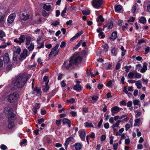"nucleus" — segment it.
I'll return each instance as SVG.
<instances>
[{"label":"nucleus","mask_w":150,"mask_h":150,"mask_svg":"<svg viewBox=\"0 0 150 150\" xmlns=\"http://www.w3.org/2000/svg\"><path fill=\"white\" fill-rule=\"evenodd\" d=\"M31 76L30 75H24L22 76L17 77L14 82V88H16L23 87Z\"/></svg>","instance_id":"f257e3e1"},{"label":"nucleus","mask_w":150,"mask_h":150,"mask_svg":"<svg viewBox=\"0 0 150 150\" xmlns=\"http://www.w3.org/2000/svg\"><path fill=\"white\" fill-rule=\"evenodd\" d=\"M16 118L15 115L14 113H11L8 116V127L9 129H11L15 126L14 122Z\"/></svg>","instance_id":"f03ea898"},{"label":"nucleus","mask_w":150,"mask_h":150,"mask_svg":"<svg viewBox=\"0 0 150 150\" xmlns=\"http://www.w3.org/2000/svg\"><path fill=\"white\" fill-rule=\"evenodd\" d=\"M18 94L16 92L10 94L7 97V99L11 103L14 102L18 98Z\"/></svg>","instance_id":"7ed1b4c3"},{"label":"nucleus","mask_w":150,"mask_h":150,"mask_svg":"<svg viewBox=\"0 0 150 150\" xmlns=\"http://www.w3.org/2000/svg\"><path fill=\"white\" fill-rule=\"evenodd\" d=\"M74 65V62L71 57L69 60L65 61L63 65V67L66 69H69Z\"/></svg>","instance_id":"20e7f679"},{"label":"nucleus","mask_w":150,"mask_h":150,"mask_svg":"<svg viewBox=\"0 0 150 150\" xmlns=\"http://www.w3.org/2000/svg\"><path fill=\"white\" fill-rule=\"evenodd\" d=\"M91 5L92 6L96 9L99 8L103 3L102 0H92L91 1Z\"/></svg>","instance_id":"39448f33"},{"label":"nucleus","mask_w":150,"mask_h":150,"mask_svg":"<svg viewBox=\"0 0 150 150\" xmlns=\"http://www.w3.org/2000/svg\"><path fill=\"white\" fill-rule=\"evenodd\" d=\"M59 46V45H57L55 47L52 49L51 52L49 55V57H50L51 55L55 56L58 54L59 52L58 50Z\"/></svg>","instance_id":"423d86ee"},{"label":"nucleus","mask_w":150,"mask_h":150,"mask_svg":"<svg viewBox=\"0 0 150 150\" xmlns=\"http://www.w3.org/2000/svg\"><path fill=\"white\" fill-rule=\"evenodd\" d=\"M71 57L74 62V64L76 63H79L81 61L82 58L78 54H75Z\"/></svg>","instance_id":"0eeeda50"},{"label":"nucleus","mask_w":150,"mask_h":150,"mask_svg":"<svg viewBox=\"0 0 150 150\" xmlns=\"http://www.w3.org/2000/svg\"><path fill=\"white\" fill-rule=\"evenodd\" d=\"M28 50L26 49H25L23 50V52L21 53L20 56V60H23L28 56Z\"/></svg>","instance_id":"6e6552de"},{"label":"nucleus","mask_w":150,"mask_h":150,"mask_svg":"<svg viewBox=\"0 0 150 150\" xmlns=\"http://www.w3.org/2000/svg\"><path fill=\"white\" fill-rule=\"evenodd\" d=\"M122 110V108L117 106L112 107L111 109V111L112 113V115H114L115 113H117L120 112Z\"/></svg>","instance_id":"1a4fd4ad"},{"label":"nucleus","mask_w":150,"mask_h":150,"mask_svg":"<svg viewBox=\"0 0 150 150\" xmlns=\"http://www.w3.org/2000/svg\"><path fill=\"white\" fill-rule=\"evenodd\" d=\"M16 14L15 13L11 14L8 17L7 21L9 23H11L14 21L16 16Z\"/></svg>","instance_id":"9d476101"},{"label":"nucleus","mask_w":150,"mask_h":150,"mask_svg":"<svg viewBox=\"0 0 150 150\" xmlns=\"http://www.w3.org/2000/svg\"><path fill=\"white\" fill-rule=\"evenodd\" d=\"M13 113L11 111V108L9 107H7L5 108L4 110V113L6 115H9L10 114Z\"/></svg>","instance_id":"9b49d317"},{"label":"nucleus","mask_w":150,"mask_h":150,"mask_svg":"<svg viewBox=\"0 0 150 150\" xmlns=\"http://www.w3.org/2000/svg\"><path fill=\"white\" fill-rule=\"evenodd\" d=\"M80 132V136L82 140L85 141V139L86 132L84 131H81Z\"/></svg>","instance_id":"f8f14e48"},{"label":"nucleus","mask_w":150,"mask_h":150,"mask_svg":"<svg viewBox=\"0 0 150 150\" xmlns=\"http://www.w3.org/2000/svg\"><path fill=\"white\" fill-rule=\"evenodd\" d=\"M3 60L4 62L6 63H8L9 62V57L8 54H6L4 55L3 57Z\"/></svg>","instance_id":"ddd939ff"},{"label":"nucleus","mask_w":150,"mask_h":150,"mask_svg":"<svg viewBox=\"0 0 150 150\" xmlns=\"http://www.w3.org/2000/svg\"><path fill=\"white\" fill-rule=\"evenodd\" d=\"M21 19L24 21H26L29 18V15L26 14L22 13L21 16Z\"/></svg>","instance_id":"4468645a"},{"label":"nucleus","mask_w":150,"mask_h":150,"mask_svg":"<svg viewBox=\"0 0 150 150\" xmlns=\"http://www.w3.org/2000/svg\"><path fill=\"white\" fill-rule=\"evenodd\" d=\"M142 120L143 118L142 117L135 119L134 120V126H139V123L141 122V120Z\"/></svg>","instance_id":"2eb2a0df"},{"label":"nucleus","mask_w":150,"mask_h":150,"mask_svg":"<svg viewBox=\"0 0 150 150\" xmlns=\"http://www.w3.org/2000/svg\"><path fill=\"white\" fill-rule=\"evenodd\" d=\"M73 139V138L72 137H70L67 139L64 143V146L66 149L67 148L68 145L69 144V143Z\"/></svg>","instance_id":"dca6fc26"},{"label":"nucleus","mask_w":150,"mask_h":150,"mask_svg":"<svg viewBox=\"0 0 150 150\" xmlns=\"http://www.w3.org/2000/svg\"><path fill=\"white\" fill-rule=\"evenodd\" d=\"M111 52L112 56L116 57L118 52V49L115 47H114L111 50Z\"/></svg>","instance_id":"f3484780"},{"label":"nucleus","mask_w":150,"mask_h":150,"mask_svg":"<svg viewBox=\"0 0 150 150\" xmlns=\"http://www.w3.org/2000/svg\"><path fill=\"white\" fill-rule=\"evenodd\" d=\"M74 146L76 150H79L82 148V144L79 143H76L74 144Z\"/></svg>","instance_id":"a211bd4d"},{"label":"nucleus","mask_w":150,"mask_h":150,"mask_svg":"<svg viewBox=\"0 0 150 150\" xmlns=\"http://www.w3.org/2000/svg\"><path fill=\"white\" fill-rule=\"evenodd\" d=\"M147 64L146 63L144 62L143 63L142 68L141 69L140 72L142 73H144L147 70Z\"/></svg>","instance_id":"6ab92c4d"},{"label":"nucleus","mask_w":150,"mask_h":150,"mask_svg":"<svg viewBox=\"0 0 150 150\" xmlns=\"http://www.w3.org/2000/svg\"><path fill=\"white\" fill-rule=\"evenodd\" d=\"M48 81L46 82L45 83V86H43V91L45 92H46L49 90V86L48 85Z\"/></svg>","instance_id":"aec40b11"},{"label":"nucleus","mask_w":150,"mask_h":150,"mask_svg":"<svg viewBox=\"0 0 150 150\" xmlns=\"http://www.w3.org/2000/svg\"><path fill=\"white\" fill-rule=\"evenodd\" d=\"M43 8L47 11H49L52 8L51 6L49 5H47L45 4H43Z\"/></svg>","instance_id":"412c9836"},{"label":"nucleus","mask_w":150,"mask_h":150,"mask_svg":"<svg viewBox=\"0 0 150 150\" xmlns=\"http://www.w3.org/2000/svg\"><path fill=\"white\" fill-rule=\"evenodd\" d=\"M62 122L64 125L65 124L67 123L68 124L69 127H70L71 122L69 120V119H67L66 118H64L63 119Z\"/></svg>","instance_id":"4be33fe9"},{"label":"nucleus","mask_w":150,"mask_h":150,"mask_svg":"<svg viewBox=\"0 0 150 150\" xmlns=\"http://www.w3.org/2000/svg\"><path fill=\"white\" fill-rule=\"evenodd\" d=\"M74 89L76 91L79 92L81 90V85L79 84H76L74 86Z\"/></svg>","instance_id":"5701e85b"},{"label":"nucleus","mask_w":150,"mask_h":150,"mask_svg":"<svg viewBox=\"0 0 150 150\" xmlns=\"http://www.w3.org/2000/svg\"><path fill=\"white\" fill-rule=\"evenodd\" d=\"M26 47L29 51H32L34 48V45L33 43H31L29 45H27Z\"/></svg>","instance_id":"b1692460"},{"label":"nucleus","mask_w":150,"mask_h":150,"mask_svg":"<svg viewBox=\"0 0 150 150\" xmlns=\"http://www.w3.org/2000/svg\"><path fill=\"white\" fill-rule=\"evenodd\" d=\"M84 126L86 127H94V126L91 122H86L84 123Z\"/></svg>","instance_id":"393cba45"},{"label":"nucleus","mask_w":150,"mask_h":150,"mask_svg":"<svg viewBox=\"0 0 150 150\" xmlns=\"http://www.w3.org/2000/svg\"><path fill=\"white\" fill-rule=\"evenodd\" d=\"M21 51V49L19 47H15V50L13 52V54H19Z\"/></svg>","instance_id":"a878e982"},{"label":"nucleus","mask_w":150,"mask_h":150,"mask_svg":"<svg viewBox=\"0 0 150 150\" xmlns=\"http://www.w3.org/2000/svg\"><path fill=\"white\" fill-rule=\"evenodd\" d=\"M117 32L116 31L113 32L112 34L111 37L110 38V39L113 40H115L117 38Z\"/></svg>","instance_id":"bb28decb"},{"label":"nucleus","mask_w":150,"mask_h":150,"mask_svg":"<svg viewBox=\"0 0 150 150\" xmlns=\"http://www.w3.org/2000/svg\"><path fill=\"white\" fill-rule=\"evenodd\" d=\"M34 91L35 92V93H36V95L38 96H40L41 93V91L40 89L37 88H35L34 89Z\"/></svg>","instance_id":"cd10ccee"},{"label":"nucleus","mask_w":150,"mask_h":150,"mask_svg":"<svg viewBox=\"0 0 150 150\" xmlns=\"http://www.w3.org/2000/svg\"><path fill=\"white\" fill-rule=\"evenodd\" d=\"M31 40V38L29 36L27 37L26 38L25 45L26 46L29 45L30 43Z\"/></svg>","instance_id":"c85d7f7f"},{"label":"nucleus","mask_w":150,"mask_h":150,"mask_svg":"<svg viewBox=\"0 0 150 150\" xmlns=\"http://www.w3.org/2000/svg\"><path fill=\"white\" fill-rule=\"evenodd\" d=\"M135 85L139 89L142 86V85L140 81H136Z\"/></svg>","instance_id":"c756f323"},{"label":"nucleus","mask_w":150,"mask_h":150,"mask_svg":"<svg viewBox=\"0 0 150 150\" xmlns=\"http://www.w3.org/2000/svg\"><path fill=\"white\" fill-rule=\"evenodd\" d=\"M139 21L140 23L143 24H144L146 23V19L144 17H142L140 18Z\"/></svg>","instance_id":"7c9ffc66"},{"label":"nucleus","mask_w":150,"mask_h":150,"mask_svg":"<svg viewBox=\"0 0 150 150\" xmlns=\"http://www.w3.org/2000/svg\"><path fill=\"white\" fill-rule=\"evenodd\" d=\"M134 78H136L138 79H139L141 76V74L139 73H138L137 71H134Z\"/></svg>","instance_id":"2f4dec72"},{"label":"nucleus","mask_w":150,"mask_h":150,"mask_svg":"<svg viewBox=\"0 0 150 150\" xmlns=\"http://www.w3.org/2000/svg\"><path fill=\"white\" fill-rule=\"evenodd\" d=\"M5 15L2 13H0V23H3L4 22Z\"/></svg>","instance_id":"473e14b6"},{"label":"nucleus","mask_w":150,"mask_h":150,"mask_svg":"<svg viewBox=\"0 0 150 150\" xmlns=\"http://www.w3.org/2000/svg\"><path fill=\"white\" fill-rule=\"evenodd\" d=\"M122 9V7L120 5H118L115 6V11L118 12L121 10Z\"/></svg>","instance_id":"72a5a7b5"},{"label":"nucleus","mask_w":150,"mask_h":150,"mask_svg":"<svg viewBox=\"0 0 150 150\" xmlns=\"http://www.w3.org/2000/svg\"><path fill=\"white\" fill-rule=\"evenodd\" d=\"M83 14L85 15H88L89 14L90 11L89 10H86L82 11Z\"/></svg>","instance_id":"f704fd0d"},{"label":"nucleus","mask_w":150,"mask_h":150,"mask_svg":"<svg viewBox=\"0 0 150 150\" xmlns=\"http://www.w3.org/2000/svg\"><path fill=\"white\" fill-rule=\"evenodd\" d=\"M147 12L150 13V1H149L146 4Z\"/></svg>","instance_id":"c9c22d12"},{"label":"nucleus","mask_w":150,"mask_h":150,"mask_svg":"<svg viewBox=\"0 0 150 150\" xmlns=\"http://www.w3.org/2000/svg\"><path fill=\"white\" fill-rule=\"evenodd\" d=\"M10 44L11 43L10 42H8L7 43H5V44L0 46V48H4L5 47H6L7 46L10 45Z\"/></svg>","instance_id":"e433bc0d"},{"label":"nucleus","mask_w":150,"mask_h":150,"mask_svg":"<svg viewBox=\"0 0 150 150\" xmlns=\"http://www.w3.org/2000/svg\"><path fill=\"white\" fill-rule=\"evenodd\" d=\"M25 39V36L23 35H21L19 38V39L21 43L24 42Z\"/></svg>","instance_id":"4c0bfd02"},{"label":"nucleus","mask_w":150,"mask_h":150,"mask_svg":"<svg viewBox=\"0 0 150 150\" xmlns=\"http://www.w3.org/2000/svg\"><path fill=\"white\" fill-rule=\"evenodd\" d=\"M97 22H103L104 21V19L103 17L102 16L100 15L99 16L98 18H97Z\"/></svg>","instance_id":"58836bf2"},{"label":"nucleus","mask_w":150,"mask_h":150,"mask_svg":"<svg viewBox=\"0 0 150 150\" xmlns=\"http://www.w3.org/2000/svg\"><path fill=\"white\" fill-rule=\"evenodd\" d=\"M103 48V50L105 52H107L108 49V47L107 45H105L102 46Z\"/></svg>","instance_id":"ea45409f"},{"label":"nucleus","mask_w":150,"mask_h":150,"mask_svg":"<svg viewBox=\"0 0 150 150\" xmlns=\"http://www.w3.org/2000/svg\"><path fill=\"white\" fill-rule=\"evenodd\" d=\"M124 68L126 69L125 71L127 73L129 71L130 69L131 68V66H125L124 67Z\"/></svg>","instance_id":"a19ab883"},{"label":"nucleus","mask_w":150,"mask_h":150,"mask_svg":"<svg viewBox=\"0 0 150 150\" xmlns=\"http://www.w3.org/2000/svg\"><path fill=\"white\" fill-rule=\"evenodd\" d=\"M137 4H134L131 10V12L133 13H135L137 9Z\"/></svg>","instance_id":"79ce46f5"},{"label":"nucleus","mask_w":150,"mask_h":150,"mask_svg":"<svg viewBox=\"0 0 150 150\" xmlns=\"http://www.w3.org/2000/svg\"><path fill=\"white\" fill-rule=\"evenodd\" d=\"M113 24L112 22L111 21H110V23L108 25V28L109 29H111L112 28Z\"/></svg>","instance_id":"37998d69"},{"label":"nucleus","mask_w":150,"mask_h":150,"mask_svg":"<svg viewBox=\"0 0 150 150\" xmlns=\"http://www.w3.org/2000/svg\"><path fill=\"white\" fill-rule=\"evenodd\" d=\"M5 36V33L2 30H0V38H2Z\"/></svg>","instance_id":"c03bdc74"},{"label":"nucleus","mask_w":150,"mask_h":150,"mask_svg":"<svg viewBox=\"0 0 150 150\" xmlns=\"http://www.w3.org/2000/svg\"><path fill=\"white\" fill-rule=\"evenodd\" d=\"M82 42V40H80L79 43L77 44L75 46V47L74 48V50L77 49L81 45V43Z\"/></svg>","instance_id":"a18cd8bd"},{"label":"nucleus","mask_w":150,"mask_h":150,"mask_svg":"<svg viewBox=\"0 0 150 150\" xmlns=\"http://www.w3.org/2000/svg\"><path fill=\"white\" fill-rule=\"evenodd\" d=\"M67 10V8L66 7H65L64 9L62 11L61 13V16L62 17H63L65 13H66V11Z\"/></svg>","instance_id":"49530a36"},{"label":"nucleus","mask_w":150,"mask_h":150,"mask_svg":"<svg viewBox=\"0 0 150 150\" xmlns=\"http://www.w3.org/2000/svg\"><path fill=\"white\" fill-rule=\"evenodd\" d=\"M134 71L133 72H130L128 74V76L129 78H134Z\"/></svg>","instance_id":"de8ad7c7"},{"label":"nucleus","mask_w":150,"mask_h":150,"mask_svg":"<svg viewBox=\"0 0 150 150\" xmlns=\"http://www.w3.org/2000/svg\"><path fill=\"white\" fill-rule=\"evenodd\" d=\"M59 24V22L57 21H54L52 22L51 25L54 26H56Z\"/></svg>","instance_id":"09e8293b"},{"label":"nucleus","mask_w":150,"mask_h":150,"mask_svg":"<svg viewBox=\"0 0 150 150\" xmlns=\"http://www.w3.org/2000/svg\"><path fill=\"white\" fill-rule=\"evenodd\" d=\"M140 101L138 100H134L133 101V104L134 105H138Z\"/></svg>","instance_id":"8fccbe9b"},{"label":"nucleus","mask_w":150,"mask_h":150,"mask_svg":"<svg viewBox=\"0 0 150 150\" xmlns=\"http://www.w3.org/2000/svg\"><path fill=\"white\" fill-rule=\"evenodd\" d=\"M0 148L2 150H5L7 149V147L5 145L2 144L0 146Z\"/></svg>","instance_id":"3c124183"},{"label":"nucleus","mask_w":150,"mask_h":150,"mask_svg":"<svg viewBox=\"0 0 150 150\" xmlns=\"http://www.w3.org/2000/svg\"><path fill=\"white\" fill-rule=\"evenodd\" d=\"M92 100L95 101H96L98 99V97L97 96H94L91 97Z\"/></svg>","instance_id":"603ef678"},{"label":"nucleus","mask_w":150,"mask_h":150,"mask_svg":"<svg viewBox=\"0 0 150 150\" xmlns=\"http://www.w3.org/2000/svg\"><path fill=\"white\" fill-rule=\"evenodd\" d=\"M146 42V41L144 40L141 39L138 41V43L139 44H140L143 43H145Z\"/></svg>","instance_id":"864d4df0"},{"label":"nucleus","mask_w":150,"mask_h":150,"mask_svg":"<svg viewBox=\"0 0 150 150\" xmlns=\"http://www.w3.org/2000/svg\"><path fill=\"white\" fill-rule=\"evenodd\" d=\"M106 138V136L105 135H102L100 137V140L101 141H104Z\"/></svg>","instance_id":"5fc2aeb1"},{"label":"nucleus","mask_w":150,"mask_h":150,"mask_svg":"<svg viewBox=\"0 0 150 150\" xmlns=\"http://www.w3.org/2000/svg\"><path fill=\"white\" fill-rule=\"evenodd\" d=\"M67 102L68 103H73L75 102V99L74 98H72L69 100H67Z\"/></svg>","instance_id":"6e6d98bb"},{"label":"nucleus","mask_w":150,"mask_h":150,"mask_svg":"<svg viewBox=\"0 0 150 150\" xmlns=\"http://www.w3.org/2000/svg\"><path fill=\"white\" fill-rule=\"evenodd\" d=\"M150 47H147L145 48V54H147L148 53L150 50Z\"/></svg>","instance_id":"4d7b16f0"},{"label":"nucleus","mask_w":150,"mask_h":150,"mask_svg":"<svg viewBox=\"0 0 150 150\" xmlns=\"http://www.w3.org/2000/svg\"><path fill=\"white\" fill-rule=\"evenodd\" d=\"M125 130L127 131L130 127V126L129 124H127L125 125Z\"/></svg>","instance_id":"13d9d810"},{"label":"nucleus","mask_w":150,"mask_h":150,"mask_svg":"<svg viewBox=\"0 0 150 150\" xmlns=\"http://www.w3.org/2000/svg\"><path fill=\"white\" fill-rule=\"evenodd\" d=\"M72 21L71 20H69V21H67L66 22V25H72Z\"/></svg>","instance_id":"bf43d9fd"},{"label":"nucleus","mask_w":150,"mask_h":150,"mask_svg":"<svg viewBox=\"0 0 150 150\" xmlns=\"http://www.w3.org/2000/svg\"><path fill=\"white\" fill-rule=\"evenodd\" d=\"M89 136V137L93 139L95 138V134L93 132H92L91 134H90Z\"/></svg>","instance_id":"052dcab7"},{"label":"nucleus","mask_w":150,"mask_h":150,"mask_svg":"<svg viewBox=\"0 0 150 150\" xmlns=\"http://www.w3.org/2000/svg\"><path fill=\"white\" fill-rule=\"evenodd\" d=\"M83 33V30H81L79 32L75 35L77 36L78 38V36L80 35L81 34Z\"/></svg>","instance_id":"680f3d73"},{"label":"nucleus","mask_w":150,"mask_h":150,"mask_svg":"<svg viewBox=\"0 0 150 150\" xmlns=\"http://www.w3.org/2000/svg\"><path fill=\"white\" fill-rule=\"evenodd\" d=\"M61 120H56V124L57 126H59L61 124Z\"/></svg>","instance_id":"e2e57ef3"},{"label":"nucleus","mask_w":150,"mask_h":150,"mask_svg":"<svg viewBox=\"0 0 150 150\" xmlns=\"http://www.w3.org/2000/svg\"><path fill=\"white\" fill-rule=\"evenodd\" d=\"M118 145V144L117 143H114L113 145V149L114 150H116L117 149V146Z\"/></svg>","instance_id":"0e129e2a"},{"label":"nucleus","mask_w":150,"mask_h":150,"mask_svg":"<svg viewBox=\"0 0 150 150\" xmlns=\"http://www.w3.org/2000/svg\"><path fill=\"white\" fill-rule=\"evenodd\" d=\"M12 68V66L11 65H8L6 68L7 70H11Z\"/></svg>","instance_id":"69168bd1"},{"label":"nucleus","mask_w":150,"mask_h":150,"mask_svg":"<svg viewBox=\"0 0 150 150\" xmlns=\"http://www.w3.org/2000/svg\"><path fill=\"white\" fill-rule=\"evenodd\" d=\"M66 43L64 42H62L60 45V47L61 48L64 47L65 46Z\"/></svg>","instance_id":"338daca9"},{"label":"nucleus","mask_w":150,"mask_h":150,"mask_svg":"<svg viewBox=\"0 0 150 150\" xmlns=\"http://www.w3.org/2000/svg\"><path fill=\"white\" fill-rule=\"evenodd\" d=\"M17 54H13V59L14 61H16L17 58Z\"/></svg>","instance_id":"774afa93"}]
</instances>
